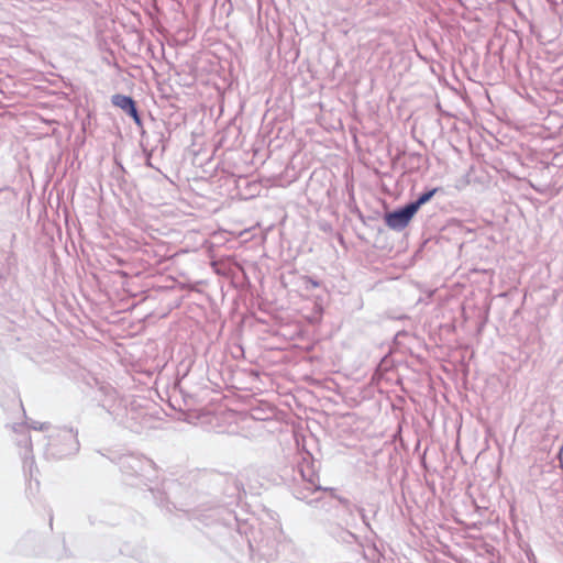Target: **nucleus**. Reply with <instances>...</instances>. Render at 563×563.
Masks as SVG:
<instances>
[{
	"label": "nucleus",
	"instance_id": "nucleus-2",
	"mask_svg": "<svg viewBox=\"0 0 563 563\" xmlns=\"http://www.w3.org/2000/svg\"><path fill=\"white\" fill-rule=\"evenodd\" d=\"M112 103L113 106L122 109L125 111L129 115H131L136 123H140V115L137 113L135 102L131 97L124 96V95H114L112 96Z\"/></svg>",
	"mask_w": 563,
	"mask_h": 563
},
{
	"label": "nucleus",
	"instance_id": "nucleus-3",
	"mask_svg": "<svg viewBox=\"0 0 563 563\" xmlns=\"http://www.w3.org/2000/svg\"><path fill=\"white\" fill-rule=\"evenodd\" d=\"M438 191V188H433L424 194H422L417 201L409 203L410 207H413V210L417 212L418 209L427 203Z\"/></svg>",
	"mask_w": 563,
	"mask_h": 563
},
{
	"label": "nucleus",
	"instance_id": "nucleus-1",
	"mask_svg": "<svg viewBox=\"0 0 563 563\" xmlns=\"http://www.w3.org/2000/svg\"><path fill=\"white\" fill-rule=\"evenodd\" d=\"M415 213L413 207L407 205L400 210L387 213L385 216V223L393 230H402L409 224Z\"/></svg>",
	"mask_w": 563,
	"mask_h": 563
}]
</instances>
